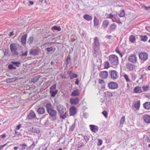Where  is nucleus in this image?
I'll use <instances>...</instances> for the list:
<instances>
[{
  "mask_svg": "<svg viewBox=\"0 0 150 150\" xmlns=\"http://www.w3.org/2000/svg\"><path fill=\"white\" fill-rule=\"evenodd\" d=\"M104 93L105 94L104 96L105 97H112L113 96V94L112 93L109 91H106Z\"/></svg>",
  "mask_w": 150,
  "mask_h": 150,
  "instance_id": "23",
  "label": "nucleus"
},
{
  "mask_svg": "<svg viewBox=\"0 0 150 150\" xmlns=\"http://www.w3.org/2000/svg\"><path fill=\"white\" fill-rule=\"evenodd\" d=\"M116 25L114 23L112 24L110 26V29L111 30H115L116 28Z\"/></svg>",
  "mask_w": 150,
  "mask_h": 150,
  "instance_id": "35",
  "label": "nucleus"
},
{
  "mask_svg": "<svg viewBox=\"0 0 150 150\" xmlns=\"http://www.w3.org/2000/svg\"><path fill=\"white\" fill-rule=\"evenodd\" d=\"M144 8L145 9L148 10L149 9H150V6H144Z\"/></svg>",
  "mask_w": 150,
  "mask_h": 150,
  "instance_id": "61",
  "label": "nucleus"
},
{
  "mask_svg": "<svg viewBox=\"0 0 150 150\" xmlns=\"http://www.w3.org/2000/svg\"><path fill=\"white\" fill-rule=\"evenodd\" d=\"M70 103L71 105H76L79 103V100L77 98H71Z\"/></svg>",
  "mask_w": 150,
  "mask_h": 150,
  "instance_id": "12",
  "label": "nucleus"
},
{
  "mask_svg": "<svg viewBox=\"0 0 150 150\" xmlns=\"http://www.w3.org/2000/svg\"><path fill=\"white\" fill-rule=\"evenodd\" d=\"M47 52L48 53L50 52H54L55 51V49L53 48L52 47H47L45 49Z\"/></svg>",
  "mask_w": 150,
  "mask_h": 150,
  "instance_id": "31",
  "label": "nucleus"
},
{
  "mask_svg": "<svg viewBox=\"0 0 150 150\" xmlns=\"http://www.w3.org/2000/svg\"><path fill=\"white\" fill-rule=\"evenodd\" d=\"M28 120H32L35 118L36 116L35 113L32 110H31L27 116Z\"/></svg>",
  "mask_w": 150,
  "mask_h": 150,
  "instance_id": "10",
  "label": "nucleus"
},
{
  "mask_svg": "<svg viewBox=\"0 0 150 150\" xmlns=\"http://www.w3.org/2000/svg\"><path fill=\"white\" fill-rule=\"evenodd\" d=\"M110 62L113 65H117L118 63V58L116 55L112 54L109 57Z\"/></svg>",
  "mask_w": 150,
  "mask_h": 150,
  "instance_id": "5",
  "label": "nucleus"
},
{
  "mask_svg": "<svg viewBox=\"0 0 150 150\" xmlns=\"http://www.w3.org/2000/svg\"><path fill=\"white\" fill-rule=\"evenodd\" d=\"M17 79L16 77L7 79L6 80V82L7 83H10L14 81L17 80Z\"/></svg>",
  "mask_w": 150,
  "mask_h": 150,
  "instance_id": "27",
  "label": "nucleus"
},
{
  "mask_svg": "<svg viewBox=\"0 0 150 150\" xmlns=\"http://www.w3.org/2000/svg\"><path fill=\"white\" fill-rule=\"evenodd\" d=\"M109 73L110 76V78L112 79L115 80L118 78V74L116 71L112 70L110 71Z\"/></svg>",
  "mask_w": 150,
  "mask_h": 150,
  "instance_id": "7",
  "label": "nucleus"
},
{
  "mask_svg": "<svg viewBox=\"0 0 150 150\" xmlns=\"http://www.w3.org/2000/svg\"><path fill=\"white\" fill-rule=\"evenodd\" d=\"M21 127V125L19 124L16 126V129L17 130H19Z\"/></svg>",
  "mask_w": 150,
  "mask_h": 150,
  "instance_id": "52",
  "label": "nucleus"
},
{
  "mask_svg": "<svg viewBox=\"0 0 150 150\" xmlns=\"http://www.w3.org/2000/svg\"><path fill=\"white\" fill-rule=\"evenodd\" d=\"M125 117L124 116H123L121 118L120 121V125H122L124 123V122L125 121Z\"/></svg>",
  "mask_w": 150,
  "mask_h": 150,
  "instance_id": "40",
  "label": "nucleus"
},
{
  "mask_svg": "<svg viewBox=\"0 0 150 150\" xmlns=\"http://www.w3.org/2000/svg\"><path fill=\"white\" fill-rule=\"evenodd\" d=\"M134 91L136 93H141L142 92L141 87L137 86L135 87L134 89Z\"/></svg>",
  "mask_w": 150,
  "mask_h": 150,
  "instance_id": "20",
  "label": "nucleus"
},
{
  "mask_svg": "<svg viewBox=\"0 0 150 150\" xmlns=\"http://www.w3.org/2000/svg\"><path fill=\"white\" fill-rule=\"evenodd\" d=\"M52 30L53 31L55 30H57L59 31L61 30V28L60 26H54L52 28Z\"/></svg>",
  "mask_w": 150,
  "mask_h": 150,
  "instance_id": "29",
  "label": "nucleus"
},
{
  "mask_svg": "<svg viewBox=\"0 0 150 150\" xmlns=\"http://www.w3.org/2000/svg\"><path fill=\"white\" fill-rule=\"evenodd\" d=\"M56 84H54L50 88V93L51 96L52 97H54L57 93L58 91L56 89Z\"/></svg>",
  "mask_w": 150,
  "mask_h": 150,
  "instance_id": "6",
  "label": "nucleus"
},
{
  "mask_svg": "<svg viewBox=\"0 0 150 150\" xmlns=\"http://www.w3.org/2000/svg\"><path fill=\"white\" fill-rule=\"evenodd\" d=\"M7 145V144H5L3 145H1L0 146V150L2 149L5 146Z\"/></svg>",
  "mask_w": 150,
  "mask_h": 150,
  "instance_id": "59",
  "label": "nucleus"
},
{
  "mask_svg": "<svg viewBox=\"0 0 150 150\" xmlns=\"http://www.w3.org/2000/svg\"><path fill=\"white\" fill-rule=\"evenodd\" d=\"M129 61L133 63H135L137 61V58L136 55H132L129 56L128 58Z\"/></svg>",
  "mask_w": 150,
  "mask_h": 150,
  "instance_id": "14",
  "label": "nucleus"
},
{
  "mask_svg": "<svg viewBox=\"0 0 150 150\" xmlns=\"http://www.w3.org/2000/svg\"><path fill=\"white\" fill-rule=\"evenodd\" d=\"M143 120L145 122L147 123H150V116L148 115H145L143 116Z\"/></svg>",
  "mask_w": 150,
  "mask_h": 150,
  "instance_id": "16",
  "label": "nucleus"
},
{
  "mask_svg": "<svg viewBox=\"0 0 150 150\" xmlns=\"http://www.w3.org/2000/svg\"><path fill=\"white\" fill-rule=\"evenodd\" d=\"M8 69H16V68L14 66H8Z\"/></svg>",
  "mask_w": 150,
  "mask_h": 150,
  "instance_id": "55",
  "label": "nucleus"
},
{
  "mask_svg": "<svg viewBox=\"0 0 150 150\" xmlns=\"http://www.w3.org/2000/svg\"><path fill=\"white\" fill-rule=\"evenodd\" d=\"M98 143L97 144V145L98 146H100L103 143V141L102 140L100 139H98Z\"/></svg>",
  "mask_w": 150,
  "mask_h": 150,
  "instance_id": "46",
  "label": "nucleus"
},
{
  "mask_svg": "<svg viewBox=\"0 0 150 150\" xmlns=\"http://www.w3.org/2000/svg\"><path fill=\"white\" fill-rule=\"evenodd\" d=\"M84 145L83 143L81 142H79L76 145L77 148H79L81 147Z\"/></svg>",
  "mask_w": 150,
  "mask_h": 150,
  "instance_id": "41",
  "label": "nucleus"
},
{
  "mask_svg": "<svg viewBox=\"0 0 150 150\" xmlns=\"http://www.w3.org/2000/svg\"><path fill=\"white\" fill-rule=\"evenodd\" d=\"M108 86L110 89H116L118 87V85L116 82H110L108 84Z\"/></svg>",
  "mask_w": 150,
  "mask_h": 150,
  "instance_id": "9",
  "label": "nucleus"
},
{
  "mask_svg": "<svg viewBox=\"0 0 150 150\" xmlns=\"http://www.w3.org/2000/svg\"><path fill=\"white\" fill-rule=\"evenodd\" d=\"M69 74L71 79H73L78 77L77 75L74 73L72 71H69Z\"/></svg>",
  "mask_w": 150,
  "mask_h": 150,
  "instance_id": "18",
  "label": "nucleus"
},
{
  "mask_svg": "<svg viewBox=\"0 0 150 150\" xmlns=\"http://www.w3.org/2000/svg\"><path fill=\"white\" fill-rule=\"evenodd\" d=\"M99 76L101 79H105L108 77V72L106 71H102L100 73Z\"/></svg>",
  "mask_w": 150,
  "mask_h": 150,
  "instance_id": "13",
  "label": "nucleus"
},
{
  "mask_svg": "<svg viewBox=\"0 0 150 150\" xmlns=\"http://www.w3.org/2000/svg\"><path fill=\"white\" fill-rule=\"evenodd\" d=\"M127 68L129 71H131L135 69V66H127Z\"/></svg>",
  "mask_w": 150,
  "mask_h": 150,
  "instance_id": "45",
  "label": "nucleus"
},
{
  "mask_svg": "<svg viewBox=\"0 0 150 150\" xmlns=\"http://www.w3.org/2000/svg\"><path fill=\"white\" fill-rule=\"evenodd\" d=\"M140 104V100H138L134 103V107L136 109L138 110L139 108Z\"/></svg>",
  "mask_w": 150,
  "mask_h": 150,
  "instance_id": "28",
  "label": "nucleus"
},
{
  "mask_svg": "<svg viewBox=\"0 0 150 150\" xmlns=\"http://www.w3.org/2000/svg\"><path fill=\"white\" fill-rule=\"evenodd\" d=\"M125 15V11L124 10L122 11H121L120 14H119V16L120 17H123Z\"/></svg>",
  "mask_w": 150,
  "mask_h": 150,
  "instance_id": "43",
  "label": "nucleus"
},
{
  "mask_svg": "<svg viewBox=\"0 0 150 150\" xmlns=\"http://www.w3.org/2000/svg\"><path fill=\"white\" fill-rule=\"evenodd\" d=\"M108 18H111L113 22H117V21L115 20V19L114 18L113 16L112 13H110L108 15Z\"/></svg>",
  "mask_w": 150,
  "mask_h": 150,
  "instance_id": "37",
  "label": "nucleus"
},
{
  "mask_svg": "<svg viewBox=\"0 0 150 150\" xmlns=\"http://www.w3.org/2000/svg\"><path fill=\"white\" fill-rule=\"evenodd\" d=\"M84 139L86 142L89 140V139L87 136H85L84 137Z\"/></svg>",
  "mask_w": 150,
  "mask_h": 150,
  "instance_id": "53",
  "label": "nucleus"
},
{
  "mask_svg": "<svg viewBox=\"0 0 150 150\" xmlns=\"http://www.w3.org/2000/svg\"><path fill=\"white\" fill-rule=\"evenodd\" d=\"M69 114L70 116L74 115L76 113L77 110L74 106L70 107L69 109Z\"/></svg>",
  "mask_w": 150,
  "mask_h": 150,
  "instance_id": "11",
  "label": "nucleus"
},
{
  "mask_svg": "<svg viewBox=\"0 0 150 150\" xmlns=\"http://www.w3.org/2000/svg\"><path fill=\"white\" fill-rule=\"evenodd\" d=\"M129 40L131 42H134L135 40V37L134 35H131L129 36Z\"/></svg>",
  "mask_w": 150,
  "mask_h": 150,
  "instance_id": "38",
  "label": "nucleus"
},
{
  "mask_svg": "<svg viewBox=\"0 0 150 150\" xmlns=\"http://www.w3.org/2000/svg\"><path fill=\"white\" fill-rule=\"evenodd\" d=\"M20 146H22V147H26L27 146V145L25 144H23L20 145Z\"/></svg>",
  "mask_w": 150,
  "mask_h": 150,
  "instance_id": "63",
  "label": "nucleus"
},
{
  "mask_svg": "<svg viewBox=\"0 0 150 150\" xmlns=\"http://www.w3.org/2000/svg\"><path fill=\"white\" fill-rule=\"evenodd\" d=\"M83 116L84 118H87L88 117V115H87V113H84Z\"/></svg>",
  "mask_w": 150,
  "mask_h": 150,
  "instance_id": "60",
  "label": "nucleus"
},
{
  "mask_svg": "<svg viewBox=\"0 0 150 150\" xmlns=\"http://www.w3.org/2000/svg\"><path fill=\"white\" fill-rule=\"evenodd\" d=\"M38 112L40 114H42L45 112V110L43 108H39L37 110Z\"/></svg>",
  "mask_w": 150,
  "mask_h": 150,
  "instance_id": "25",
  "label": "nucleus"
},
{
  "mask_svg": "<svg viewBox=\"0 0 150 150\" xmlns=\"http://www.w3.org/2000/svg\"><path fill=\"white\" fill-rule=\"evenodd\" d=\"M39 78L40 77L38 76H35L33 79H31V82H33L34 83H35L38 80Z\"/></svg>",
  "mask_w": 150,
  "mask_h": 150,
  "instance_id": "32",
  "label": "nucleus"
},
{
  "mask_svg": "<svg viewBox=\"0 0 150 150\" xmlns=\"http://www.w3.org/2000/svg\"><path fill=\"white\" fill-rule=\"evenodd\" d=\"M91 130L93 132H96L98 130V127L97 126L90 125H89Z\"/></svg>",
  "mask_w": 150,
  "mask_h": 150,
  "instance_id": "17",
  "label": "nucleus"
},
{
  "mask_svg": "<svg viewBox=\"0 0 150 150\" xmlns=\"http://www.w3.org/2000/svg\"><path fill=\"white\" fill-rule=\"evenodd\" d=\"M26 38V35H23L21 38V41L23 44L25 43Z\"/></svg>",
  "mask_w": 150,
  "mask_h": 150,
  "instance_id": "33",
  "label": "nucleus"
},
{
  "mask_svg": "<svg viewBox=\"0 0 150 150\" xmlns=\"http://www.w3.org/2000/svg\"><path fill=\"white\" fill-rule=\"evenodd\" d=\"M81 91L79 89H76L73 91L71 93V96H79L81 93Z\"/></svg>",
  "mask_w": 150,
  "mask_h": 150,
  "instance_id": "15",
  "label": "nucleus"
},
{
  "mask_svg": "<svg viewBox=\"0 0 150 150\" xmlns=\"http://www.w3.org/2000/svg\"><path fill=\"white\" fill-rule=\"evenodd\" d=\"M136 76L134 74H132V79L134 80L136 78Z\"/></svg>",
  "mask_w": 150,
  "mask_h": 150,
  "instance_id": "58",
  "label": "nucleus"
},
{
  "mask_svg": "<svg viewBox=\"0 0 150 150\" xmlns=\"http://www.w3.org/2000/svg\"><path fill=\"white\" fill-rule=\"evenodd\" d=\"M106 38L108 39H110L111 38V36L110 35H108L106 36Z\"/></svg>",
  "mask_w": 150,
  "mask_h": 150,
  "instance_id": "64",
  "label": "nucleus"
},
{
  "mask_svg": "<svg viewBox=\"0 0 150 150\" xmlns=\"http://www.w3.org/2000/svg\"><path fill=\"white\" fill-rule=\"evenodd\" d=\"M38 51L37 49H35L34 50H31L29 53L30 54L36 55L38 54Z\"/></svg>",
  "mask_w": 150,
  "mask_h": 150,
  "instance_id": "24",
  "label": "nucleus"
},
{
  "mask_svg": "<svg viewBox=\"0 0 150 150\" xmlns=\"http://www.w3.org/2000/svg\"><path fill=\"white\" fill-rule=\"evenodd\" d=\"M98 82L99 83L102 84H103L105 83V81L104 80L100 79L98 80Z\"/></svg>",
  "mask_w": 150,
  "mask_h": 150,
  "instance_id": "50",
  "label": "nucleus"
},
{
  "mask_svg": "<svg viewBox=\"0 0 150 150\" xmlns=\"http://www.w3.org/2000/svg\"><path fill=\"white\" fill-rule=\"evenodd\" d=\"M92 48L93 50V55L94 57L98 58L97 60V63L96 64V66H101V60L99 59V54L100 52H99L100 49V44L99 42V39L96 37L93 38V42L92 44Z\"/></svg>",
  "mask_w": 150,
  "mask_h": 150,
  "instance_id": "1",
  "label": "nucleus"
},
{
  "mask_svg": "<svg viewBox=\"0 0 150 150\" xmlns=\"http://www.w3.org/2000/svg\"><path fill=\"white\" fill-rule=\"evenodd\" d=\"M28 54V52L27 51H26L25 53H23L22 54V56H26Z\"/></svg>",
  "mask_w": 150,
  "mask_h": 150,
  "instance_id": "56",
  "label": "nucleus"
},
{
  "mask_svg": "<svg viewBox=\"0 0 150 150\" xmlns=\"http://www.w3.org/2000/svg\"><path fill=\"white\" fill-rule=\"evenodd\" d=\"M70 57L69 56H68L66 59V62L67 64H68L70 62Z\"/></svg>",
  "mask_w": 150,
  "mask_h": 150,
  "instance_id": "48",
  "label": "nucleus"
},
{
  "mask_svg": "<svg viewBox=\"0 0 150 150\" xmlns=\"http://www.w3.org/2000/svg\"><path fill=\"white\" fill-rule=\"evenodd\" d=\"M124 77L126 81L127 82H131V81L129 78V76L128 75L125 74L123 76Z\"/></svg>",
  "mask_w": 150,
  "mask_h": 150,
  "instance_id": "36",
  "label": "nucleus"
},
{
  "mask_svg": "<svg viewBox=\"0 0 150 150\" xmlns=\"http://www.w3.org/2000/svg\"><path fill=\"white\" fill-rule=\"evenodd\" d=\"M11 52L14 55H18L19 50L22 49V47L19 45L14 43H12L10 46Z\"/></svg>",
  "mask_w": 150,
  "mask_h": 150,
  "instance_id": "4",
  "label": "nucleus"
},
{
  "mask_svg": "<svg viewBox=\"0 0 150 150\" xmlns=\"http://www.w3.org/2000/svg\"><path fill=\"white\" fill-rule=\"evenodd\" d=\"M143 107L146 110L150 109V102H146L144 104Z\"/></svg>",
  "mask_w": 150,
  "mask_h": 150,
  "instance_id": "21",
  "label": "nucleus"
},
{
  "mask_svg": "<svg viewBox=\"0 0 150 150\" xmlns=\"http://www.w3.org/2000/svg\"><path fill=\"white\" fill-rule=\"evenodd\" d=\"M109 24V22L106 20H104L103 22L102 25L103 27L106 28L107 27Z\"/></svg>",
  "mask_w": 150,
  "mask_h": 150,
  "instance_id": "26",
  "label": "nucleus"
},
{
  "mask_svg": "<svg viewBox=\"0 0 150 150\" xmlns=\"http://www.w3.org/2000/svg\"><path fill=\"white\" fill-rule=\"evenodd\" d=\"M102 113L106 118L108 117V113L106 110H104L102 112Z\"/></svg>",
  "mask_w": 150,
  "mask_h": 150,
  "instance_id": "47",
  "label": "nucleus"
},
{
  "mask_svg": "<svg viewBox=\"0 0 150 150\" xmlns=\"http://www.w3.org/2000/svg\"><path fill=\"white\" fill-rule=\"evenodd\" d=\"M9 53V51L8 50H5L4 53V55H7Z\"/></svg>",
  "mask_w": 150,
  "mask_h": 150,
  "instance_id": "54",
  "label": "nucleus"
},
{
  "mask_svg": "<svg viewBox=\"0 0 150 150\" xmlns=\"http://www.w3.org/2000/svg\"><path fill=\"white\" fill-rule=\"evenodd\" d=\"M57 109L62 119H64L68 117V112L67 111L66 108L63 106L59 105H57Z\"/></svg>",
  "mask_w": 150,
  "mask_h": 150,
  "instance_id": "3",
  "label": "nucleus"
},
{
  "mask_svg": "<svg viewBox=\"0 0 150 150\" xmlns=\"http://www.w3.org/2000/svg\"><path fill=\"white\" fill-rule=\"evenodd\" d=\"M139 39L140 40L144 42H146L148 39V37L146 35H139Z\"/></svg>",
  "mask_w": 150,
  "mask_h": 150,
  "instance_id": "22",
  "label": "nucleus"
},
{
  "mask_svg": "<svg viewBox=\"0 0 150 150\" xmlns=\"http://www.w3.org/2000/svg\"><path fill=\"white\" fill-rule=\"evenodd\" d=\"M99 20L98 19L95 17L94 19V26H97L99 24Z\"/></svg>",
  "mask_w": 150,
  "mask_h": 150,
  "instance_id": "30",
  "label": "nucleus"
},
{
  "mask_svg": "<svg viewBox=\"0 0 150 150\" xmlns=\"http://www.w3.org/2000/svg\"><path fill=\"white\" fill-rule=\"evenodd\" d=\"M139 57L140 59L144 61L147 59L148 56L146 53L142 52L139 54Z\"/></svg>",
  "mask_w": 150,
  "mask_h": 150,
  "instance_id": "8",
  "label": "nucleus"
},
{
  "mask_svg": "<svg viewBox=\"0 0 150 150\" xmlns=\"http://www.w3.org/2000/svg\"><path fill=\"white\" fill-rule=\"evenodd\" d=\"M143 75H141L140 77H139V79L142 82L143 81Z\"/></svg>",
  "mask_w": 150,
  "mask_h": 150,
  "instance_id": "57",
  "label": "nucleus"
},
{
  "mask_svg": "<svg viewBox=\"0 0 150 150\" xmlns=\"http://www.w3.org/2000/svg\"><path fill=\"white\" fill-rule=\"evenodd\" d=\"M115 51L116 53H117L120 55L121 57H122V55L120 52V51L118 47H117L115 49Z\"/></svg>",
  "mask_w": 150,
  "mask_h": 150,
  "instance_id": "39",
  "label": "nucleus"
},
{
  "mask_svg": "<svg viewBox=\"0 0 150 150\" xmlns=\"http://www.w3.org/2000/svg\"><path fill=\"white\" fill-rule=\"evenodd\" d=\"M75 127V124L74 123L71 126V127L70 128V130L73 131Z\"/></svg>",
  "mask_w": 150,
  "mask_h": 150,
  "instance_id": "49",
  "label": "nucleus"
},
{
  "mask_svg": "<svg viewBox=\"0 0 150 150\" xmlns=\"http://www.w3.org/2000/svg\"><path fill=\"white\" fill-rule=\"evenodd\" d=\"M46 110L51 120L55 121L57 119V112L52 108V106L50 104H47L45 105Z\"/></svg>",
  "mask_w": 150,
  "mask_h": 150,
  "instance_id": "2",
  "label": "nucleus"
},
{
  "mask_svg": "<svg viewBox=\"0 0 150 150\" xmlns=\"http://www.w3.org/2000/svg\"><path fill=\"white\" fill-rule=\"evenodd\" d=\"M104 64L105 66H109V63L108 62H104Z\"/></svg>",
  "mask_w": 150,
  "mask_h": 150,
  "instance_id": "62",
  "label": "nucleus"
},
{
  "mask_svg": "<svg viewBox=\"0 0 150 150\" xmlns=\"http://www.w3.org/2000/svg\"><path fill=\"white\" fill-rule=\"evenodd\" d=\"M12 64H10L8 66H13V65H14L15 66H18V65L20 64V62H11Z\"/></svg>",
  "mask_w": 150,
  "mask_h": 150,
  "instance_id": "42",
  "label": "nucleus"
},
{
  "mask_svg": "<svg viewBox=\"0 0 150 150\" xmlns=\"http://www.w3.org/2000/svg\"><path fill=\"white\" fill-rule=\"evenodd\" d=\"M83 18L84 19L88 21H91L92 19V17L91 16L87 14L83 15Z\"/></svg>",
  "mask_w": 150,
  "mask_h": 150,
  "instance_id": "19",
  "label": "nucleus"
},
{
  "mask_svg": "<svg viewBox=\"0 0 150 150\" xmlns=\"http://www.w3.org/2000/svg\"><path fill=\"white\" fill-rule=\"evenodd\" d=\"M34 132L37 133H39L40 132V130L39 129L36 128L34 129Z\"/></svg>",
  "mask_w": 150,
  "mask_h": 150,
  "instance_id": "51",
  "label": "nucleus"
},
{
  "mask_svg": "<svg viewBox=\"0 0 150 150\" xmlns=\"http://www.w3.org/2000/svg\"><path fill=\"white\" fill-rule=\"evenodd\" d=\"M142 88L143 90V91H147L150 90L149 86H144L142 87Z\"/></svg>",
  "mask_w": 150,
  "mask_h": 150,
  "instance_id": "34",
  "label": "nucleus"
},
{
  "mask_svg": "<svg viewBox=\"0 0 150 150\" xmlns=\"http://www.w3.org/2000/svg\"><path fill=\"white\" fill-rule=\"evenodd\" d=\"M33 38L32 37H30L28 41V43L29 44H32L33 43Z\"/></svg>",
  "mask_w": 150,
  "mask_h": 150,
  "instance_id": "44",
  "label": "nucleus"
}]
</instances>
